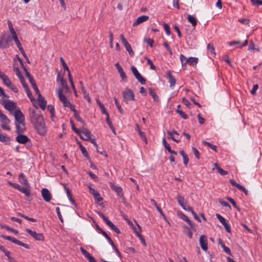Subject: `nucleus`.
Masks as SVG:
<instances>
[{
    "label": "nucleus",
    "instance_id": "obj_32",
    "mask_svg": "<svg viewBox=\"0 0 262 262\" xmlns=\"http://www.w3.org/2000/svg\"><path fill=\"white\" fill-rule=\"evenodd\" d=\"M30 187H27L25 188L24 187H21V189H20L19 191L21 192L22 193H24L26 196H30L31 193H30Z\"/></svg>",
    "mask_w": 262,
    "mask_h": 262
},
{
    "label": "nucleus",
    "instance_id": "obj_51",
    "mask_svg": "<svg viewBox=\"0 0 262 262\" xmlns=\"http://www.w3.org/2000/svg\"><path fill=\"white\" fill-rule=\"evenodd\" d=\"M164 28L165 31L167 35H169L170 34V27L168 25V24L164 23Z\"/></svg>",
    "mask_w": 262,
    "mask_h": 262
},
{
    "label": "nucleus",
    "instance_id": "obj_28",
    "mask_svg": "<svg viewBox=\"0 0 262 262\" xmlns=\"http://www.w3.org/2000/svg\"><path fill=\"white\" fill-rule=\"evenodd\" d=\"M137 225H138V227L139 228V231L136 230L135 229H134V230H135V232H136L137 236L139 237V239H140L142 244L143 245H144V246H146V244L145 241L143 236L140 233V232L141 230V228L138 224H137Z\"/></svg>",
    "mask_w": 262,
    "mask_h": 262
},
{
    "label": "nucleus",
    "instance_id": "obj_31",
    "mask_svg": "<svg viewBox=\"0 0 262 262\" xmlns=\"http://www.w3.org/2000/svg\"><path fill=\"white\" fill-rule=\"evenodd\" d=\"M215 168H216L217 170L221 176H225V175L228 174V172L227 171L223 170L221 167H220L217 163L214 164V167L213 168V169H214Z\"/></svg>",
    "mask_w": 262,
    "mask_h": 262
},
{
    "label": "nucleus",
    "instance_id": "obj_18",
    "mask_svg": "<svg viewBox=\"0 0 262 262\" xmlns=\"http://www.w3.org/2000/svg\"><path fill=\"white\" fill-rule=\"evenodd\" d=\"M80 251L82 254L89 260L90 262H97L95 258L84 248L81 247Z\"/></svg>",
    "mask_w": 262,
    "mask_h": 262
},
{
    "label": "nucleus",
    "instance_id": "obj_17",
    "mask_svg": "<svg viewBox=\"0 0 262 262\" xmlns=\"http://www.w3.org/2000/svg\"><path fill=\"white\" fill-rule=\"evenodd\" d=\"M90 192L93 195L95 200L99 202L102 200V198L100 195L99 192L96 190L95 189L90 187L89 188Z\"/></svg>",
    "mask_w": 262,
    "mask_h": 262
},
{
    "label": "nucleus",
    "instance_id": "obj_14",
    "mask_svg": "<svg viewBox=\"0 0 262 262\" xmlns=\"http://www.w3.org/2000/svg\"><path fill=\"white\" fill-rule=\"evenodd\" d=\"M26 231L36 240L42 241L44 237L42 233H37L28 228L26 229Z\"/></svg>",
    "mask_w": 262,
    "mask_h": 262
},
{
    "label": "nucleus",
    "instance_id": "obj_29",
    "mask_svg": "<svg viewBox=\"0 0 262 262\" xmlns=\"http://www.w3.org/2000/svg\"><path fill=\"white\" fill-rule=\"evenodd\" d=\"M219 243L221 245V247L223 249L224 251L227 254L231 255V252L230 249L225 245V244L223 243V242L220 238L219 239Z\"/></svg>",
    "mask_w": 262,
    "mask_h": 262
},
{
    "label": "nucleus",
    "instance_id": "obj_40",
    "mask_svg": "<svg viewBox=\"0 0 262 262\" xmlns=\"http://www.w3.org/2000/svg\"><path fill=\"white\" fill-rule=\"evenodd\" d=\"M60 62L63 68V69L67 71L68 72V74L70 72V70H69V68H68V67L67 66L66 63L65 62L63 58L62 57H60Z\"/></svg>",
    "mask_w": 262,
    "mask_h": 262
},
{
    "label": "nucleus",
    "instance_id": "obj_59",
    "mask_svg": "<svg viewBox=\"0 0 262 262\" xmlns=\"http://www.w3.org/2000/svg\"><path fill=\"white\" fill-rule=\"evenodd\" d=\"M192 151L195 157L199 159L200 158V152L195 147H192Z\"/></svg>",
    "mask_w": 262,
    "mask_h": 262
},
{
    "label": "nucleus",
    "instance_id": "obj_11",
    "mask_svg": "<svg viewBox=\"0 0 262 262\" xmlns=\"http://www.w3.org/2000/svg\"><path fill=\"white\" fill-rule=\"evenodd\" d=\"M120 37L123 45L125 47L126 50L128 52L129 54L131 56H133L134 54V51H133L130 45L128 43V42L125 39L124 36L123 34H121Z\"/></svg>",
    "mask_w": 262,
    "mask_h": 262
},
{
    "label": "nucleus",
    "instance_id": "obj_21",
    "mask_svg": "<svg viewBox=\"0 0 262 262\" xmlns=\"http://www.w3.org/2000/svg\"><path fill=\"white\" fill-rule=\"evenodd\" d=\"M21 134H19V135L16 137V140L19 143L25 144L29 140V139L26 135Z\"/></svg>",
    "mask_w": 262,
    "mask_h": 262
},
{
    "label": "nucleus",
    "instance_id": "obj_50",
    "mask_svg": "<svg viewBox=\"0 0 262 262\" xmlns=\"http://www.w3.org/2000/svg\"><path fill=\"white\" fill-rule=\"evenodd\" d=\"M216 216L218 219L219 221L222 224V225L225 224L226 223H227L226 222V220L219 214H216Z\"/></svg>",
    "mask_w": 262,
    "mask_h": 262
},
{
    "label": "nucleus",
    "instance_id": "obj_6",
    "mask_svg": "<svg viewBox=\"0 0 262 262\" xmlns=\"http://www.w3.org/2000/svg\"><path fill=\"white\" fill-rule=\"evenodd\" d=\"M30 117L33 123L43 119L37 109L30 110Z\"/></svg>",
    "mask_w": 262,
    "mask_h": 262
},
{
    "label": "nucleus",
    "instance_id": "obj_62",
    "mask_svg": "<svg viewBox=\"0 0 262 262\" xmlns=\"http://www.w3.org/2000/svg\"><path fill=\"white\" fill-rule=\"evenodd\" d=\"M26 92L27 94L28 97L29 98V99H30V100L31 101H33L35 100L34 98H33V97L32 95L31 92L30 90H27V91H26Z\"/></svg>",
    "mask_w": 262,
    "mask_h": 262
},
{
    "label": "nucleus",
    "instance_id": "obj_42",
    "mask_svg": "<svg viewBox=\"0 0 262 262\" xmlns=\"http://www.w3.org/2000/svg\"><path fill=\"white\" fill-rule=\"evenodd\" d=\"M202 143H203V144H204L205 145H207L208 147H209L212 150H213L214 151L216 150V146L215 145H214L212 144L211 143H210L209 142H206V141H203Z\"/></svg>",
    "mask_w": 262,
    "mask_h": 262
},
{
    "label": "nucleus",
    "instance_id": "obj_8",
    "mask_svg": "<svg viewBox=\"0 0 262 262\" xmlns=\"http://www.w3.org/2000/svg\"><path fill=\"white\" fill-rule=\"evenodd\" d=\"M80 138L86 141H90L92 139V134L86 128L83 127L78 134Z\"/></svg>",
    "mask_w": 262,
    "mask_h": 262
},
{
    "label": "nucleus",
    "instance_id": "obj_30",
    "mask_svg": "<svg viewBox=\"0 0 262 262\" xmlns=\"http://www.w3.org/2000/svg\"><path fill=\"white\" fill-rule=\"evenodd\" d=\"M187 19L193 27L196 26L197 24V20L195 17L191 15H188Z\"/></svg>",
    "mask_w": 262,
    "mask_h": 262
},
{
    "label": "nucleus",
    "instance_id": "obj_35",
    "mask_svg": "<svg viewBox=\"0 0 262 262\" xmlns=\"http://www.w3.org/2000/svg\"><path fill=\"white\" fill-rule=\"evenodd\" d=\"M81 91L83 94V96L84 98L88 101V102H91V98L90 96H89V94L87 93L86 90L85 89L84 86H82V88H81Z\"/></svg>",
    "mask_w": 262,
    "mask_h": 262
},
{
    "label": "nucleus",
    "instance_id": "obj_2",
    "mask_svg": "<svg viewBox=\"0 0 262 262\" xmlns=\"http://www.w3.org/2000/svg\"><path fill=\"white\" fill-rule=\"evenodd\" d=\"M57 82L59 85L58 90H61L62 92H69L70 89L68 86L67 82L62 77H60V74L58 73L57 76Z\"/></svg>",
    "mask_w": 262,
    "mask_h": 262
},
{
    "label": "nucleus",
    "instance_id": "obj_48",
    "mask_svg": "<svg viewBox=\"0 0 262 262\" xmlns=\"http://www.w3.org/2000/svg\"><path fill=\"white\" fill-rule=\"evenodd\" d=\"M145 59L147 61V62L148 63V64H149L151 69L155 70L156 66L154 64V63L151 61V60L149 58L146 57H145Z\"/></svg>",
    "mask_w": 262,
    "mask_h": 262
},
{
    "label": "nucleus",
    "instance_id": "obj_19",
    "mask_svg": "<svg viewBox=\"0 0 262 262\" xmlns=\"http://www.w3.org/2000/svg\"><path fill=\"white\" fill-rule=\"evenodd\" d=\"M149 19V16L147 15H142L138 17L136 21L133 24V26H137L144 21H147Z\"/></svg>",
    "mask_w": 262,
    "mask_h": 262
},
{
    "label": "nucleus",
    "instance_id": "obj_22",
    "mask_svg": "<svg viewBox=\"0 0 262 262\" xmlns=\"http://www.w3.org/2000/svg\"><path fill=\"white\" fill-rule=\"evenodd\" d=\"M166 77L168 79L169 82L170 83V87H173L176 84V79L171 75L169 71H167L166 73Z\"/></svg>",
    "mask_w": 262,
    "mask_h": 262
},
{
    "label": "nucleus",
    "instance_id": "obj_25",
    "mask_svg": "<svg viewBox=\"0 0 262 262\" xmlns=\"http://www.w3.org/2000/svg\"><path fill=\"white\" fill-rule=\"evenodd\" d=\"M0 141L4 143L5 144H9L10 138L5 134H2L0 132Z\"/></svg>",
    "mask_w": 262,
    "mask_h": 262
},
{
    "label": "nucleus",
    "instance_id": "obj_7",
    "mask_svg": "<svg viewBox=\"0 0 262 262\" xmlns=\"http://www.w3.org/2000/svg\"><path fill=\"white\" fill-rule=\"evenodd\" d=\"M0 121L2 123L1 125L2 128L4 130H10V127L9 125L10 121L4 114L0 116Z\"/></svg>",
    "mask_w": 262,
    "mask_h": 262
},
{
    "label": "nucleus",
    "instance_id": "obj_54",
    "mask_svg": "<svg viewBox=\"0 0 262 262\" xmlns=\"http://www.w3.org/2000/svg\"><path fill=\"white\" fill-rule=\"evenodd\" d=\"M66 107H69L74 113L77 112L75 108V105L71 103V102L69 103Z\"/></svg>",
    "mask_w": 262,
    "mask_h": 262
},
{
    "label": "nucleus",
    "instance_id": "obj_39",
    "mask_svg": "<svg viewBox=\"0 0 262 262\" xmlns=\"http://www.w3.org/2000/svg\"><path fill=\"white\" fill-rule=\"evenodd\" d=\"M177 201L179 205L181 207H183L184 205V202L185 201L184 197L179 194L177 196Z\"/></svg>",
    "mask_w": 262,
    "mask_h": 262
},
{
    "label": "nucleus",
    "instance_id": "obj_5",
    "mask_svg": "<svg viewBox=\"0 0 262 262\" xmlns=\"http://www.w3.org/2000/svg\"><path fill=\"white\" fill-rule=\"evenodd\" d=\"M123 97V101L128 103L129 101H133L135 100L134 94L133 91L129 89L126 88L122 92Z\"/></svg>",
    "mask_w": 262,
    "mask_h": 262
},
{
    "label": "nucleus",
    "instance_id": "obj_10",
    "mask_svg": "<svg viewBox=\"0 0 262 262\" xmlns=\"http://www.w3.org/2000/svg\"><path fill=\"white\" fill-rule=\"evenodd\" d=\"M132 72L135 77V78L138 80V81L141 83L142 84H144L145 83L146 80L141 75L140 73L138 72L137 69L134 67L132 66L131 67Z\"/></svg>",
    "mask_w": 262,
    "mask_h": 262
},
{
    "label": "nucleus",
    "instance_id": "obj_13",
    "mask_svg": "<svg viewBox=\"0 0 262 262\" xmlns=\"http://www.w3.org/2000/svg\"><path fill=\"white\" fill-rule=\"evenodd\" d=\"M64 93V92H62L61 90H57V94L60 101L62 102L63 106L66 107L70 102L65 96V95L63 94Z\"/></svg>",
    "mask_w": 262,
    "mask_h": 262
},
{
    "label": "nucleus",
    "instance_id": "obj_9",
    "mask_svg": "<svg viewBox=\"0 0 262 262\" xmlns=\"http://www.w3.org/2000/svg\"><path fill=\"white\" fill-rule=\"evenodd\" d=\"M11 41V37L10 36H6L3 35L0 37V48L4 49L8 48L9 43Z\"/></svg>",
    "mask_w": 262,
    "mask_h": 262
},
{
    "label": "nucleus",
    "instance_id": "obj_26",
    "mask_svg": "<svg viewBox=\"0 0 262 262\" xmlns=\"http://www.w3.org/2000/svg\"><path fill=\"white\" fill-rule=\"evenodd\" d=\"M198 62V58L193 57H190L185 61L186 64L194 66H195Z\"/></svg>",
    "mask_w": 262,
    "mask_h": 262
},
{
    "label": "nucleus",
    "instance_id": "obj_46",
    "mask_svg": "<svg viewBox=\"0 0 262 262\" xmlns=\"http://www.w3.org/2000/svg\"><path fill=\"white\" fill-rule=\"evenodd\" d=\"M176 111L181 116L182 118L184 119H187L188 118L187 115L182 111L177 109Z\"/></svg>",
    "mask_w": 262,
    "mask_h": 262
},
{
    "label": "nucleus",
    "instance_id": "obj_33",
    "mask_svg": "<svg viewBox=\"0 0 262 262\" xmlns=\"http://www.w3.org/2000/svg\"><path fill=\"white\" fill-rule=\"evenodd\" d=\"M181 219L187 222L191 228H193L194 224L189 220L187 216L185 214H182L181 216Z\"/></svg>",
    "mask_w": 262,
    "mask_h": 262
},
{
    "label": "nucleus",
    "instance_id": "obj_41",
    "mask_svg": "<svg viewBox=\"0 0 262 262\" xmlns=\"http://www.w3.org/2000/svg\"><path fill=\"white\" fill-rule=\"evenodd\" d=\"M167 133L168 135V139H170L172 140L173 141L176 142L177 143H179L180 142V140H178L173 137V135L172 134V133L171 132L168 130L167 132Z\"/></svg>",
    "mask_w": 262,
    "mask_h": 262
},
{
    "label": "nucleus",
    "instance_id": "obj_49",
    "mask_svg": "<svg viewBox=\"0 0 262 262\" xmlns=\"http://www.w3.org/2000/svg\"><path fill=\"white\" fill-rule=\"evenodd\" d=\"M252 5L257 7L262 5V1L261 0H251Z\"/></svg>",
    "mask_w": 262,
    "mask_h": 262
},
{
    "label": "nucleus",
    "instance_id": "obj_60",
    "mask_svg": "<svg viewBox=\"0 0 262 262\" xmlns=\"http://www.w3.org/2000/svg\"><path fill=\"white\" fill-rule=\"evenodd\" d=\"M163 45L166 48V49L168 51V52L170 53V54L172 55V50L170 49V48L169 46L168 45V44L167 43V42H164L163 43Z\"/></svg>",
    "mask_w": 262,
    "mask_h": 262
},
{
    "label": "nucleus",
    "instance_id": "obj_37",
    "mask_svg": "<svg viewBox=\"0 0 262 262\" xmlns=\"http://www.w3.org/2000/svg\"><path fill=\"white\" fill-rule=\"evenodd\" d=\"M207 50L209 52H210L213 56H215L216 54L215 52V49L214 48L213 45L211 43H209L207 46Z\"/></svg>",
    "mask_w": 262,
    "mask_h": 262
},
{
    "label": "nucleus",
    "instance_id": "obj_43",
    "mask_svg": "<svg viewBox=\"0 0 262 262\" xmlns=\"http://www.w3.org/2000/svg\"><path fill=\"white\" fill-rule=\"evenodd\" d=\"M8 88H9L11 91H12L14 93H17L18 92V89L13 83L9 85Z\"/></svg>",
    "mask_w": 262,
    "mask_h": 262
},
{
    "label": "nucleus",
    "instance_id": "obj_4",
    "mask_svg": "<svg viewBox=\"0 0 262 262\" xmlns=\"http://www.w3.org/2000/svg\"><path fill=\"white\" fill-rule=\"evenodd\" d=\"M1 103L4 108L10 112L13 111L17 107L16 103L9 99H2Z\"/></svg>",
    "mask_w": 262,
    "mask_h": 262
},
{
    "label": "nucleus",
    "instance_id": "obj_15",
    "mask_svg": "<svg viewBox=\"0 0 262 262\" xmlns=\"http://www.w3.org/2000/svg\"><path fill=\"white\" fill-rule=\"evenodd\" d=\"M110 186L111 188L115 191L118 196L120 197H122L123 195L122 189L118 185H116L113 183L112 182L110 183Z\"/></svg>",
    "mask_w": 262,
    "mask_h": 262
},
{
    "label": "nucleus",
    "instance_id": "obj_20",
    "mask_svg": "<svg viewBox=\"0 0 262 262\" xmlns=\"http://www.w3.org/2000/svg\"><path fill=\"white\" fill-rule=\"evenodd\" d=\"M37 101L39 103V105L40 108L42 110H45L46 107L47 101L45 100L43 97L41 95V94L38 95L37 98Z\"/></svg>",
    "mask_w": 262,
    "mask_h": 262
},
{
    "label": "nucleus",
    "instance_id": "obj_45",
    "mask_svg": "<svg viewBox=\"0 0 262 262\" xmlns=\"http://www.w3.org/2000/svg\"><path fill=\"white\" fill-rule=\"evenodd\" d=\"M27 77L29 79V80L31 84V85H33L36 83L35 80H34L32 75L30 74L29 72H27Z\"/></svg>",
    "mask_w": 262,
    "mask_h": 262
},
{
    "label": "nucleus",
    "instance_id": "obj_52",
    "mask_svg": "<svg viewBox=\"0 0 262 262\" xmlns=\"http://www.w3.org/2000/svg\"><path fill=\"white\" fill-rule=\"evenodd\" d=\"M56 213L57 214V215H58L60 221H61V222L63 223V218L62 217V215H61V212L60 211V208L59 207H56Z\"/></svg>",
    "mask_w": 262,
    "mask_h": 262
},
{
    "label": "nucleus",
    "instance_id": "obj_58",
    "mask_svg": "<svg viewBox=\"0 0 262 262\" xmlns=\"http://www.w3.org/2000/svg\"><path fill=\"white\" fill-rule=\"evenodd\" d=\"M162 143L167 150L171 148L169 144L166 142L164 138H163L162 139Z\"/></svg>",
    "mask_w": 262,
    "mask_h": 262
},
{
    "label": "nucleus",
    "instance_id": "obj_61",
    "mask_svg": "<svg viewBox=\"0 0 262 262\" xmlns=\"http://www.w3.org/2000/svg\"><path fill=\"white\" fill-rule=\"evenodd\" d=\"M102 234L106 238L108 243H112V239L104 231H102Z\"/></svg>",
    "mask_w": 262,
    "mask_h": 262
},
{
    "label": "nucleus",
    "instance_id": "obj_63",
    "mask_svg": "<svg viewBox=\"0 0 262 262\" xmlns=\"http://www.w3.org/2000/svg\"><path fill=\"white\" fill-rule=\"evenodd\" d=\"M88 174L90 176V177L93 179L95 181H97L98 180V178H97V177L94 173H93L91 171H89L88 172Z\"/></svg>",
    "mask_w": 262,
    "mask_h": 262
},
{
    "label": "nucleus",
    "instance_id": "obj_16",
    "mask_svg": "<svg viewBox=\"0 0 262 262\" xmlns=\"http://www.w3.org/2000/svg\"><path fill=\"white\" fill-rule=\"evenodd\" d=\"M41 195L46 202H49L51 200V193L48 189L42 188L41 190Z\"/></svg>",
    "mask_w": 262,
    "mask_h": 262
},
{
    "label": "nucleus",
    "instance_id": "obj_1",
    "mask_svg": "<svg viewBox=\"0 0 262 262\" xmlns=\"http://www.w3.org/2000/svg\"><path fill=\"white\" fill-rule=\"evenodd\" d=\"M14 116L15 120L16 132L18 134L23 133L26 130L25 117L19 109L15 111Z\"/></svg>",
    "mask_w": 262,
    "mask_h": 262
},
{
    "label": "nucleus",
    "instance_id": "obj_53",
    "mask_svg": "<svg viewBox=\"0 0 262 262\" xmlns=\"http://www.w3.org/2000/svg\"><path fill=\"white\" fill-rule=\"evenodd\" d=\"M139 135H140V136L141 137V138H142V140L143 141H144L146 144L147 143V139L145 136V135L144 134V132H142V131H140V133H139Z\"/></svg>",
    "mask_w": 262,
    "mask_h": 262
},
{
    "label": "nucleus",
    "instance_id": "obj_27",
    "mask_svg": "<svg viewBox=\"0 0 262 262\" xmlns=\"http://www.w3.org/2000/svg\"><path fill=\"white\" fill-rule=\"evenodd\" d=\"M97 213L100 217L102 218L103 221L110 227L113 225V223L110 220H109L107 217L104 216L101 212L97 211Z\"/></svg>",
    "mask_w": 262,
    "mask_h": 262
},
{
    "label": "nucleus",
    "instance_id": "obj_24",
    "mask_svg": "<svg viewBox=\"0 0 262 262\" xmlns=\"http://www.w3.org/2000/svg\"><path fill=\"white\" fill-rule=\"evenodd\" d=\"M18 179H19V182L21 184L25 185L27 187H30V186L29 185V183L27 179L26 178V177L24 173H21L19 174V177H18Z\"/></svg>",
    "mask_w": 262,
    "mask_h": 262
},
{
    "label": "nucleus",
    "instance_id": "obj_3",
    "mask_svg": "<svg viewBox=\"0 0 262 262\" xmlns=\"http://www.w3.org/2000/svg\"><path fill=\"white\" fill-rule=\"evenodd\" d=\"M37 132L41 136L45 135L47 130L43 119L34 123Z\"/></svg>",
    "mask_w": 262,
    "mask_h": 262
},
{
    "label": "nucleus",
    "instance_id": "obj_57",
    "mask_svg": "<svg viewBox=\"0 0 262 262\" xmlns=\"http://www.w3.org/2000/svg\"><path fill=\"white\" fill-rule=\"evenodd\" d=\"M258 88V84H254L252 89V90L250 91V93L252 95H254L255 94L256 91L257 90Z\"/></svg>",
    "mask_w": 262,
    "mask_h": 262
},
{
    "label": "nucleus",
    "instance_id": "obj_38",
    "mask_svg": "<svg viewBox=\"0 0 262 262\" xmlns=\"http://www.w3.org/2000/svg\"><path fill=\"white\" fill-rule=\"evenodd\" d=\"M149 92L150 95L152 96L153 98L154 101L156 102H158L159 101V98L157 96V95L155 93V92L151 89H149Z\"/></svg>",
    "mask_w": 262,
    "mask_h": 262
},
{
    "label": "nucleus",
    "instance_id": "obj_47",
    "mask_svg": "<svg viewBox=\"0 0 262 262\" xmlns=\"http://www.w3.org/2000/svg\"><path fill=\"white\" fill-rule=\"evenodd\" d=\"M144 41L147 42L150 47H153V44L154 43V41L152 39H150L149 38L145 37L144 38Z\"/></svg>",
    "mask_w": 262,
    "mask_h": 262
},
{
    "label": "nucleus",
    "instance_id": "obj_55",
    "mask_svg": "<svg viewBox=\"0 0 262 262\" xmlns=\"http://www.w3.org/2000/svg\"><path fill=\"white\" fill-rule=\"evenodd\" d=\"M3 228H4L5 229H6V230H8V231H10L15 234H17L18 233V231L17 230H16L15 229H13V228H12L8 226H2Z\"/></svg>",
    "mask_w": 262,
    "mask_h": 262
},
{
    "label": "nucleus",
    "instance_id": "obj_12",
    "mask_svg": "<svg viewBox=\"0 0 262 262\" xmlns=\"http://www.w3.org/2000/svg\"><path fill=\"white\" fill-rule=\"evenodd\" d=\"M199 243L203 250L207 251L208 250L207 237L205 235H202L199 238Z\"/></svg>",
    "mask_w": 262,
    "mask_h": 262
},
{
    "label": "nucleus",
    "instance_id": "obj_56",
    "mask_svg": "<svg viewBox=\"0 0 262 262\" xmlns=\"http://www.w3.org/2000/svg\"><path fill=\"white\" fill-rule=\"evenodd\" d=\"M180 60L182 65L186 64L185 61L188 59L184 55L181 54L180 56Z\"/></svg>",
    "mask_w": 262,
    "mask_h": 262
},
{
    "label": "nucleus",
    "instance_id": "obj_23",
    "mask_svg": "<svg viewBox=\"0 0 262 262\" xmlns=\"http://www.w3.org/2000/svg\"><path fill=\"white\" fill-rule=\"evenodd\" d=\"M0 78L2 79L4 84L7 87L12 83L9 77L4 73L0 75Z\"/></svg>",
    "mask_w": 262,
    "mask_h": 262
},
{
    "label": "nucleus",
    "instance_id": "obj_44",
    "mask_svg": "<svg viewBox=\"0 0 262 262\" xmlns=\"http://www.w3.org/2000/svg\"><path fill=\"white\" fill-rule=\"evenodd\" d=\"M8 183L11 185L12 187H13L14 188H15L17 190H18L19 191L20 190V189H21V186H20L19 184H16V183H12L10 181H8Z\"/></svg>",
    "mask_w": 262,
    "mask_h": 262
},
{
    "label": "nucleus",
    "instance_id": "obj_36",
    "mask_svg": "<svg viewBox=\"0 0 262 262\" xmlns=\"http://www.w3.org/2000/svg\"><path fill=\"white\" fill-rule=\"evenodd\" d=\"M118 72L119 73L120 77L122 79V80L124 82H127V76L126 75V74L124 72L123 69L120 70Z\"/></svg>",
    "mask_w": 262,
    "mask_h": 262
},
{
    "label": "nucleus",
    "instance_id": "obj_34",
    "mask_svg": "<svg viewBox=\"0 0 262 262\" xmlns=\"http://www.w3.org/2000/svg\"><path fill=\"white\" fill-rule=\"evenodd\" d=\"M47 109L51 114V117L52 120L54 121V118L55 117V111L54 106L52 105H49L47 107Z\"/></svg>",
    "mask_w": 262,
    "mask_h": 262
},
{
    "label": "nucleus",
    "instance_id": "obj_64",
    "mask_svg": "<svg viewBox=\"0 0 262 262\" xmlns=\"http://www.w3.org/2000/svg\"><path fill=\"white\" fill-rule=\"evenodd\" d=\"M182 102L188 107H189L191 105V103L189 102V101L184 97L182 98Z\"/></svg>",
    "mask_w": 262,
    "mask_h": 262
}]
</instances>
